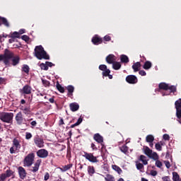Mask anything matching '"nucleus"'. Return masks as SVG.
Segmentation results:
<instances>
[{"mask_svg": "<svg viewBox=\"0 0 181 181\" xmlns=\"http://www.w3.org/2000/svg\"><path fill=\"white\" fill-rule=\"evenodd\" d=\"M0 62H3L5 66H18L21 62V57L15 55L11 50L6 49L4 54L0 55Z\"/></svg>", "mask_w": 181, "mask_h": 181, "instance_id": "nucleus-1", "label": "nucleus"}, {"mask_svg": "<svg viewBox=\"0 0 181 181\" xmlns=\"http://www.w3.org/2000/svg\"><path fill=\"white\" fill-rule=\"evenodd\" d=\"M35 56L38 59V60H49L50 59V56L47 54V52L45 51V48L42 45H38L36 46L35 49Z\"/></svg>", "mask_w": 181, "mask_h": 181, "instance_id": "nucleus-2", "label": "nucleus"}, {"mask_svg": "<svg viewBox=\"0 0 181 181\" xmlns=\"http://www.w3.org/2000/svg\"><path fill=\"white\" fill-rule=\"evenodd\" d=\"M159 90H164V91H168V90H170V93L168 94H163V95H169L170 93H176L177 88L175 86H170L169 84L162 82L160 83L158 85Z\"/></svg>", "mask_w": 181, "mask_h": 181, "instance_id": "nucleus-3", "label": "nucleus"}, {"mask_svg": "<svg viewBox=\"0 0 181 181\" xmlns=\"http://www.w3.org/2000/svg\"><path fill=\"white\" fill-rule=\"evenodd\" d=\"M0 119L3 122L7 124H12L13 121V113L12 112H0Z\"/></svg>", "mask_w": 181, "mask_h": 181, "instance_id": "nucleus-4", "label": "nucleus"}, {"mask_svg": "<svg viewBox=\"0 0 181 181\" xmlns=\"http://www.w3.org/2000/svg\"><path fill=\"white\" fill-rule=\"evenodd\" d=\"M82 156L85 158V159L90 162L91 163H98V159L97 158V157L94 156V154H93L92 153H87L84 151Z\"/></svg>", "mask_w": 181, "mask_h": 181, "instance_id": "nucleus-5", "label": "nucleus"}, {"mask_svg": "<svg viewBox=\"0 0 181 181\" xmlns=\"http://www.w3.org/2000/svg\"><path fill=\"white\" fill-rule=\"evenodd\" d=\"M34 160H35V153H30L24 158V165H25L29 168L31 165H33Z\"/></svg>", "mask_w": 181, "mask_h": 181, "instance_id": "nucleus-6", "label": "nucleus"}, {"mask_svg": "<svg viewBox=\"0 0 181 181\" xmlns=\"http://www.w3.org/2000/svg\"><path fill=\"white\" fill-rule=\"evenodd\" d=\"M19 93L21 95H29V94H32V86L29 85H25L23 88L19 89Z\"/></svg>", "mask_w": 181, "mask_h": 181, "instance_id": "nucleus-7", "label": "nucleus"}, {"mask_svg": "<svg viewBox=\"0 0 181 181\" xmlns=\"http://www.w3.org/2000/svg\"><path fill=\"white\" fill-rule=\"evenodd\" d=\"M34 142L37 148H43L45 146V141L39 135L35 136Z\"/></svg>", "mask_w": 181, "mask_h": 181, "instance_id": "nucleus-8", "label": "nucleus"}, {"mask_svg": "<svg viewBox=\"0 0 181 181\" xmlns=\"http://www.w3.org/2000/svg\"><path fill=\"white\" fill-rule=\"evenodd\" d=\"M37 156L45 159V158H47V156H49V151L45 148L40 149L37 151Z\"/></svg>", "mask_w": 181, "mask_h": 181, "instance_id": "nucleus-9", "label": "nucleus"}, {"mask_svg": "<svg viewBox=\"0 0 181 181\" xmlns=\"http://www.w3.org/2000/svg\"><path fill=\"white\" fill-rule=\"evenodd\" d=\"M126 81L129 84H136L138 83V78L135 75H129L126 77Z\"/></svg>", "mask_w": 181, "mask_h": 181, "instance_id": "nucleus-10", "label": "nucleus"}, {"mask_svg": "<svg viewBox=\"0 0 181 181\" xmlns=\"http://www.w3.org/2000/svg\"><path fill=\"white\" fill-rule=\"evenodd\" d=\"M93 139L94 141H97L98 144H100L103 146V148H104V138L103 137V136H101L100 134L96 133L93 135Z\"/></svg>", "mask_w": 181, "mask_h": 181, "instance_id": "nucleus-11", "label": "nucleus"}, {"mask_svg": "<svg viewBox=\"0 0 181 181\" xmlns=\"http://www.w3.org/2000/svg\"><path fill=\"white\" fill-rule=\"evenodd\" d=\"M18 172L20 179L22 180L25 179V177H26V175H28V173H26V170H25V168L22 166H19L18 168Z\"/></svg>", "mask_w": 181, "mask_h": 181, "instance_id": "nucleus-12", "label": "nucleus"}, {"mask_svg": "<svg viewBox=\"0 0 181 181\" xmlns=\"http://www.w3.org/2000/svg\"><path fill=\"white\" fill-rule=\"evenodd\" d=\"M105 59L108 64H112L117 62V57L112 54L107 55Z\"/></svg>", "mask_w": 181, "mask_h": 181, "instance_id": "nucleus-13", "label": "nucleus"}, {"mask_svg": "<svg viewBox=\"0 0 181 181\" xmlns=\"http://www.w3.org/2000/svg\"><path fill=\"white\" fill-rule=\"evenodd\" d=\"M16 121L18 125H22L23 123V115L22 112H19L16 115Z\"/></svg>", "mask_w": 181, "mask_h": 181, "instance_id": "nucleus-14", "label": "nucleus"}, {"mask_svg": "<svg viewBox=\"0 0 181 181\" xmlns=\"http://www.w3.org/2000/svg\"><path fill=\"white\" fill-rule=\"evenodd\" d=\"M91 42L97 46L103 43V38L98 37V35H95L94 37H93Z\"/></svg>", "mask_w": 181, "mask_h": 181, "instance_id": "nucleus-15", "label": "nucleus"}, {"mask_svg": "<svg viewBox=\"0 0 181 181\" xmlns=\"http://www.w3.org/2000/svg\"><path fill=\"white\" fill-rule=\"evenodd\" d=\"M175 109H176V115L177 117L180 113V108H181V98H180L178 100H176L175 103Z\"/></svg>", "mask_w": 181, "mask_h": 181, "instance_id": "nucleus-16", "label": "nucleus"}, {"mask_svg": "<svg viewBox=\"0 0 181 181\" xmlns=\"http://www.w3.org/2000/svg\"><path fill=\"white\" fill-rule=\"evenodd\" d=\"M69 108L72 112H76V111H78V108H80V105L77 103H72L69 105Z\"/></svg>", "mask_w": 181, "mask_h": 181, "instance_id": "nucleus-17", "label": "nucleus"}, {"mask_svg": "<svg viewBox=\"0 0 181 181\" xmlns=\"http://www.w3.org/2000/svg\"><path fill=\"white\" fill-rule=\"evenodd\" d=\"M40 163H42V160H37L34 164V166L33 167V170H31V172H33V173H36V172L39 170V168H40Z\"/></svg>", "mask_w": 181, "mask_h": 181, "instance_id": "nucleus-18", "label": "nucleus"}, {"mask_svg": "<svg viewBox=\"0 0 181 181\" xmlns=\"http://www.w3.org/2000/svg\"><path fill=\"white\" fill-rule=\"evenodd\" d=\"M13 146L16 148V151H19V149H21V142L18 139L14 138L13 139Z\"/></svg>", "mask_w": 181, "mask_h": 181, "instance_id": "nucleus-19", "label": "nucleus"}, {"mask_svg": "<svg viewBox=\"0 0 181 181\" xmlns=\"http://www.w3.org/2000/svg\"><path fill=\"white\" fill-rule=\"evenodd\" d=\"M87 172L89 176L93 177L95 175V168L93 165H88Z\"/></svg>", "mask_w": 181, "mask_h": 181, "instance_id": "nucleus-20", "label": "nucleus"}, {"mask_svg": "<svg viewBox=\"0 0 181 181\" xmlns=\"http://www.w3.org/2000/svg\"><path fill=\"white\" fill-rule=\"evenodd\" d=\"M71 168H73V164H67L66 165H64L62 167H59V169L61 170V172H67V170H70Z\"/></svg>", "mask_w": 181, "mask_h": 181, "instance_id": "nucleus-21", "label": "nucleus"}, {"mask_svg": "<svg viewBox=\"0 0 181 181\" xmlns=\"http://www.w3.org/2000/svg\"><path fill=\"white\" fill-rule=\"evenodd\" d=\"M66 90H68L67 96L73 97V93H74V86H73L71 85H69L66 87Z\"/></svg>", "mask_w": 181, "mask_h": 181, "instance_id": "nucleus-22", "label": "nucleus"}, {"mask_svg": "<svg viewBox=\"0 0 181 181\" xmlns=\"http://www.w3.org/2000/svg\"><path fill=\"white\" fill-rule=\"evenodd\" d=\"M2 25L9 28V23L8 22V20L4 17H0V26H2Z\"/></svg>", "mask_w": 181, "mask_h": 181, "instance_id": "nucleus-23", "label": "nucleus"}, {"mask_svg": "<svg viewBox=\"0 0 181 181\" xmlns=\"http://www.w3.org/2000/svg\"><path fill=\"white\" fill-rule=\"evenodd\" d=\"M110 73H111V71L107 69L102 72V76H103V77H108L110 80H112V75L110 74Z\"/></svg>", "mask_w": 181, "mask_h": 181, "instance_id": "nucleus-24", "label": "nucleus"}, {"mask_svg": "<svg viewBox=\"0 0 181 181\" xmlns=\"http://www.w3.org/2000/svg\"><path fill=\"white\" fill-rule=\"evenodd\" d=\"M132 69L135 73L136 71H139V69H141V62H136L132 65Z\"/></svg>", "mask_w": 181, "mask_h": 181, "instance_id": "nucleus-25", "label": "nucleus"}, {"mask_svg": "<svg viewBox=\"0 0 181 181\" xmlns=\"http://www.w3.org/2000/svg\"><path fill=\"white\" fill-rule=\"evenodd\" d=\"M120 60L122 62V63H129V58H128V56L125 55V54H122L120 56Z\"/></svg>", "mask_w": 181, "mask_h": 181, "instance_id": "nucleus-26", "label": "nucleus"}, {"mask_svg": "<svg viewBox=\"0 0 181 181\" xmlns=\"http://www.w3.org/2000/svg\"><path fill=\"white\" fill-rule=\"evenodd\" d=\"M144 149L145 155H146V156L149 158V156H151V155L152 154V150L148 146H144Z\"/></svg>", "mask_w": 181, "mask_h": 181, "instance_id": "nucleus-27", "label": "nucleus"}, {"mask_svg": "<svg viewBox=\"0 0 181 181\" xmlns=\"http://www.w3.org/2000/svg\"><path fill=\"white\" fill-rule=\"evenodd\" d=\"M21 71L25 73V74H29V71H30V68L28 64H23V67L21 68Z\"/></svg>", "mask_w": 181, "mask_h": 181, "instance_id": "nucleus-28", "label": "nucleus"}, {"mask_svg": "<svg viewBox=\"0 0 181 181\" xmlns=\"http://www.w3.org/2000/svg\"><path fill=\"white\" fill-rule=\"evenodd\" d=\"M148 158H150V159H153V160H159V155H158V153L153 151Z\"/></svg>", "mask_w": 181, "mask_h": 181, "instance_id": "nucleus-29", "label": "nucleus"}, {"mask_svg": "<svg viewBox=\"0 0 181 181\" xmlns=\"http://www.w3.org/2000/svg\"><path fill=\"white\" fill-rule=\"evenodd\" d=\"M9 37H11V39H19L21 37V34L16 31L12 33L10 36H8Z\"/></svg>", "mask_w": 181, "mask_h": 181, "instance_id": "nucleus-30", "label": "nucleus"}, {"mask_svg": "<svg viewBox=\"0 0 181 181\" xmlns=\"http://www.w3.org/2000/svg\"><path fill=\"white\" fill-rule=\"evenodd\" d=\"M173 181H181L180 175L176 172H173Z\"/></svg>", "mask_w": 181, "mask_h": 181, "instance_id": "nucleus-31", "label": "nucleus"}, {"mask_svg": "<svg viewBox=\"0 0 181 181\" xmlns=\"http://www.w3.org/2000/svg\"><path fill=\"white\" fill-rule=\"evenodd\" d=\"M112 69H114V70H119V69H121V63L115 61L112 63Z\"/></svg>", "mask_w": 181, "mask_h": 181, "instance_id": "nucleus-32", "label": "nucleus"}, {"mask_svg": "<svg viewBox=\"0 0 181 181\" xmlns=\"http://www.w3.org/2000/svg\"><path fill=\"white\" fill-rule=\"evenodd\" d=\"M151 67H152V63L149 61H146L143 66V69H144V70H149Z\"/></svg>", "mask_w": 181, "mask_h": 181, "instance_id": "nucleus-33", "label": "nucleus"}, {"mask_svg": "<svg viewBox=\"0 0 181 181\" xmlns=\"http://www.w3.org/2000/svg\"><path fill=\"white\" fill-rule=\"evenodd\" d=\"M139 160H140V162H142L143 165H148V160H146V156L144 155H141L139 156Z\"/></svg>", "mask_w": 181, "mask_h": 181, "instance_id": "nucleus-34", "label": "nucleus"}, {"mask_svg": "<svg viewBox=\"0 0 181 181\" xmlns=\"http://www.w3.org/2000/svg\"><path fill=\"white\" fill-rule=\"evenodd\" d=\"M6 176L8 177H11V176H13V177H15V172L12 171V170L8 169L5 173Z\"/></svg>", "mask_w": 181, "mask_h": 181, "instance_id": "nucleus-35", "label": "nucleus"}, {"mask_svg": "<svg viewBox=\"0 0 181 181\" xmlns=\"http://www.w3.org/2000/svg\"><path fill=\"white\" fill-rule=\"evenodd\" d=\"M23 114H25V115H26L27 117H28V115H30L31 114V111H30V108L29 107H25V108H22L21 109Z\"/></svg>", "mask_w": 181, "mask_h": 181, "instance_id": "nucleus-36", "label": "nucleus"}, {"mask_svg": "<svg viewBox=\"0 0 181 181\" xmlns=\"http://www.w3.org/2000/svg\"><path fill=\"white\" fill-rule=\"evenodd\" d=\"M81 122H83V118L79 117L75 124L71 125L70 128H75V127H78Z\"/></svg>", "mask_w": 181, "mask_h": 181, "instance_id": "nucleus-37", "label": "nucleus"}, {"mask_svg": "<svg viewBox=\"0 0 181 181\" xmlns=\"http://www.w3.org/2000/svg\"><path fill=\"white\" fill-rule=\"evenodd\" d=\"M112 169L115 170V172H117L119 175H121V173H122V170L121 169V168H119V166L117 165H112Z\"/></svg>", "mask_w": 181, "mask_h": 181, "instance_id": "nucleus-38", "label": "nucleus"}, {"mask_svg": "<svg viewBox=\"0 0 181 181\" xmlns=\"http://www.w3.org/2000/svg\"><path fill=\"white\" fill-rule=\"evenodd\" d=\"M146 141L148 143L153 142V141H155V137H153V136L152 134H148L146 137Z\"/></svg>", "mask_w": 181, "mask_h": 181, "instance_id": "nucleus-39", "label": "nucleus"}, {"mask_svg": "<svg viewBox=\"0 0 181 181\" xmlns=\"http://www.w3.org/2000/svg\"><path fill=\"white\" fill-rule=\"evenodd\" d=\"M105 181H115V177H114V176L107 174L106 175V177H105Z\"/></svg>", "mask_w": 181, "mask_h": 181, "instance_id": "nucleus-40", "label": "nucleus"}, {"mask_svg": "<svg viewBox=\"0 0 181 181\" xmlns=\"http://www.w3.org/2000/svg\"><path fill=\"white\" fill-rule=\"evenodd\" d=\"M57 89L58 90V91H59V93H64V88L62 86V85H60L59 82L57 83Z\"/></svg>", "mask_w": 181, "mask_h": 181, "instance_id": "nucleus-41", "label": "nucleus"}, {"mask_svg": "<svg viewBox=\"0 0 181 181\" xmlns=\"http://www.w3.org/2000/svg\"><path fill=\"white\" fill-rule=\"evenodd\" d=\"M40 67L42 70H45V71H47L49 70V67H47V64L45 63H42L40 64Z\"/></svg>", "mask_w": 181, "mask_h": 181, "instance_id": "nucleus-42", "label": "nucleus"}, {"mask_svg": "<svg viewBox=\"0 0 181 181\" xmlns=\"http://www.w3.org/2000/svg\"><path fill=\"white\" fill-rule=\"evenodd\" d=\"M121 152H123V153H127L128 152V146L126 145L122 146L120 147Z\"/></svg>", "mask_w": 181, "mask_h": 181, "instance_id": "nucleus-43", "label": "nucleus"}, {"mask_svg": "<svg viewBox=\"0 0 181 181\" xmlns=\"http://www.w3.org/2000/svg\"><path fill=\"white\" fill-rule=\"evenodd\" d=\"M99 70H101V71H107V70H109V69H107V65L101 64L99 66Z\"/></svg>", "mask_w": 181, "mask_h": 181, "instance_id": "nucleus-44", "label": "nucleus"}, {"mask_svg": "<svg viewBox=\"0 0 181 181\" xmlns=\"http://www.w3.org/2000/svg\"><path fill=\"white\" fill-rule=\"evenodd\" d=\"M162 145H163V144H160V143H156L155 145L156 151H162Z\"/></svg>", "mask_w": 181, "mask_h": 181, "instance_id": "nucleus-45", "label": "nucleus"}, {"mask_svg": "<svg viewBox=\"0 0 181 181\" xmlns=\"http://www.w3.org/2000/svg\"><path fill=\"white\" fill-rule=\"evenodd\" d=\"M155 165L157 168H159L160 169L162 168V166H163V164L159 160H156V164Z\"/></svg>", "mask_w": 181, "mask_h": 181, "instance_id": "nucleus-46", "label": "nucleus"}, {"mask_svg": "<svg viewBox=\"0 0 181 181\" xmlns=\"http://www.w3.org/2000/svg\"><path fill=\"white\" fill-rule=\"evenodd\" d=\"M42 84L45 86V87H49L50 86V81L45 79H42Z\"/></svg>", "mask_w": 181, "mask_h": 181, "instance_id": "nucleus-47", "label": "nucleus"}, {"mask_svg": "<svg viewBox=\"0 0 181 181\" xmlns=\"http://www.w3.org/2000/svg\"><path fill=\"white\" fill-rule=\"evenodd\" d=\"M136 166L138 170H142V169H144V164L141 163H136Z\"/></svg>", "mask_w": 181, "mask_h": 181, "instance_id": "nucleus-48", "label": "nucleus"}, {"mask_svg": "<svg viewBox=\"0 0 181 181\" xmlns=\"http://www.w3.org/2000/svg\"><path fill=\"white\" fill-rule=\"evenodd\" d=\"M8 177L6 176V175L5 173H2L0 175V181H5L6 180V178Z\"/></svg>", "mask_w": 181, "mask_h": 181, "instance_id": "nucleus-49", "label": "nucleus"}, {"mask_svg": "<svg viewBox=\"0 0 181 181\" xmlns=\"http://www.w3.org/2000/svg\"><path fill=\"white\" fill-rule=\"evenodd\" d=\"M21 39H22V40H24L25 42H29L30 38L29 37V36L24 35L21 37Z\"/></svg>", "mask_w": 181, "mask_h": 181, "instance_id": "nucleus-50", "label": "nucleus"}, {"mask_svg": "<svg viewBox=\"0 0 181 181\" xmlns=\"http://www.w3.org/2000/svg\"><path fill=\"white\" fill-rule=\"evenodd\" d=\"M163 139H164V141H169L170 139V136H169V134H165L163 136Z\"/></svg>", "mask_w": 181, "mask_h": 181, "instance_id": "nucleus-51", "label": "nucleus"}, {"mask_svg": "<svg viewBox=\"0 0 181 181\" xmlns=\"http://www.w3.org/2000/svg\"><path fill=\"white\" fill-rule=\"evenodd\" d=\"M103 40H105V42H110L111 41V37L107 35L103 37Z\"/></svg>", "mask_w": 181, "mask_h": 181, "instance_id": "nucleus-52", "label": "nucleus"}, {"mask_svg": "<svg viewBox=\"0 0 181 181\" xmlns=\"http://www.w3.org/2000/svg\"><path fill=\"white\" fill-rule=\"evenodd\" d=\"M164 163H165V167L167 168V169L170 168V162H169V160L164 161Z\"/></svg>", "mask_w": 181, "mask_h": 181, "instance_id": "nucleus-53", "label": "nucleus"}, {"mask_svg": "<svg viewBox=\"0 0 181 181\" xmlns=\"http://www.w3.org/2000/svg\"><path fill=\"white\" fill-rule=\"evenodd\" d=\"M49 177H50V174H49V173H46L44 177V180L47 181L49 180Z\"/></svg>", "mask_w": 181, "mask_h": 181, "instance_id": "nucleus-54", "label": "nucleus"}, {"mask_svg": "<svg viewBox=\"0 0 181 181\" xmlns=\"http://www.w3.org/2000/svg\"><path fill=\"white\" fill-rule=\"evenodd\" d=\"M45 64H47V67H53L54 66V64L50 62H46Z\"/></svg>", "mask_w": 181, "mask_h": 181, "instance_id": "nucleus-55", "label": "nucleus"}, {"mask_svg": "<svg viewBox=\"0 0 181 181\" xmlns=\"http://www.w3.org/2000/svg\"><path fill=\"white\" fill-rule=\"evenodd\" d=\"M16 148H15V147H13V146L12 147L10 148V153H15V152H16Z\"/></svg>", "mask_w": 181, "mask_h": 181, "instance_id": "nucleus-56", "label": "nucleus"}, {"mask_svg": "<svg viewBox=\"0 0 181 181\" xmlns=\"http://www.w3.org/2000/svg\"><path fill=\"white\" fill-rule=\"evenodd\" d=\"M62 125H64V120L63 119V118L61 117L59 121V126L62 127Z\"/></svg>", "mask_w": 181, "mask_h": 181, "instance_id": "nucleus-57", "label": "nucleus"}, {"mask_svg": "<svg viewBox=\"0 0 181 181\" xmlns=\"http://www.w3.org/2000/svg\"><path fill=\"white\" fill-rule=\"evenodd\" d=\"M150 175H151V176H156V175H158V171L153 170L151 171Z\"/></svg>", "mask_w": 181, "mask_h": 181, "instance_id": "nucleus-58", "label": "nucleus"}, {"mask_svg": "<svg viewBox=\"0 0 181 181\" xmlns=\"http://www.w3.org/2000/svg\"><path fill=\"white\" fill-rule=\"evenodd\" d=\"M9 36H11V35L3 33L2 35H0V39H2V37H9Z\"/></svg>", "mask_w": 181, "mask_h": 181, "instance_id": "nucleus-59", "label": "nucleus"}, {"mask_svg": "<svg viewBox=\"0 0 181 181\" xmlns=\"http://www.w3.org/2000/svg\"><path fill=\"white\" fill-rule=\"evenodd\" d=\"M30 138H32V134L31 133H26L25 139H30Z\"/></svg>", "mask_w": 181, "mask_h": 181, "instance_id": "nucleus-60", "label": "nucleus"}, {"mask_svg": "<svg viewBox=\"0 0 181 181\" xmlns=\"http://www.w3.org/2000/svg\"><path fill=\"white\" fill-rule=\"evenodd\" d=\"M139 74H140V76H146V72L144 70H141L139 71Z\"/></svg>", "mask_w": 181, "mask_h": 181, "instance_id": "nucleus-61", "label": "nucleus"}, {"mask_svg": "<svg viewBox=\"0 0 181 181\" xmlns=\"http://www.w3.org/2000/svg\"><path fill=\"white\" fill-rule=\"evenodd\" d=\"M90 147L92 148L93 151H97V147L95 146V144H94V143H92L90 144Z\"/></svg>", "mask_w": 181, "mask_h": 181, "instance_id": "nucleus-62", "label": "nucleus"}, {"mask_svg": "<svg viewBox=\"0 0 181 181\" xmlns=\"http://www.w3.org/2000/svg\"><path fill=\"white\" fill-rule=\"evenodd\" d=\"M49 103H51V104L54 103V96H53L52 98H50L49 99Z\"/></svg>", "mask_w": 181, "mask_h": 181, "instance_id": "nucleus-63", "label": "nucleus"}, {"mask_svg": "<svg viewBox=\"0 0 181 181\" xmlns=\"http://www.w3.org/2000/svg\"><path fill=\"white\" fill-rule=\"evenodd\" d=\"M30 125H32V127H36V125H37V122H36V121H33L30 122Z\"/></svg>", "mask_w": 181, "mask_h": 181, "instance_id": "nucleus-64", "label": "nucleus"}]
</instances>
